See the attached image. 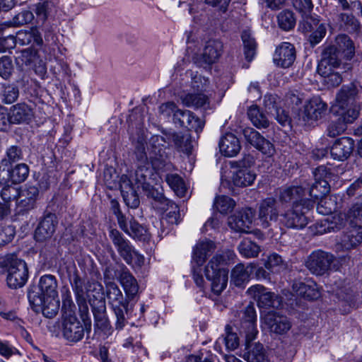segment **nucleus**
I'll return each instance as SVG.
<instances>
[{
	"label": "nucleus",
	"instance_id": "obj_51",
	"mask_svg": "<svg viewBox=\"0 0 362 362\" xmlns=\"http://www.w3.org/2000/svg\"><path fill=\"white\" fill-rule=\"evenodd\" d=\"M334 114L338 115L339 117L346 124L353 123L358 117L360 109L358 107H353L344 110L339 107L335 108V112L332 111Z\"/></svg>",
	"mask_w": 362,
	"mask_h": 362
},
{
	"label": "nucleus",
	"instance_id": "obj_59",
	"mask_svg": "<svg viewBox=\"0 0 362 362\" xmlns=\"http://www.w3.org/2000/svg\"><path fill=\"white\" fill-rule=\"evenodd\" d=\"M13 71V65L9 57L4 56L0 59V76L8 79Z\"/></svg>",
	"mask_w": 362,
	"mask_h": 362
},
{
	"label": "nucleus",
	"instance_id": "obj_64",
	"mask_svg": "<svg viewBox=\"0 0 362 362\" xmlns=\"http://www.w3.org/2000/svg\"><path fill=\"white\" fill-rule=\"evenodd\" d=\"M327 33L326 27L321 23L317 25L316 30L310 35L309 41L313 46L318 44L325 36Z\"/></svg>",
	"mask_w": 362,
	"mask_h": 362
},
{
	"label": "nucleus",
	"instance_id": "obj_54",
	"mask_svg": "<svg viewBox=\"0 0 362 362\" xmlns=\"http://www.w3.org/2000/svg\"><path fill=\"white\" fill-rule=\"evenodd\" d=\"M160 209L169 211L164 218L165 221L170 224H178L180 221V214L178 206L170 201L168 204L160 206Z\"/></svg>",
	"mask_w": 362,
	"mask_h": 362
},
{
	"label": "nucleus",
	"instance_id": "obj_20",
	"mask_svg": "<svg viewBox=\"0 0 362 362\" xmlns=\"http://www.w3.org/2000/svg\"><path fill=\"white\" fill-rule=\"evenodd\" d=\"M254 218V212L250 208L243 209L228 218L229 227L235 232L248 233Z\"/></svg>",
	"mask_w": 362,
	"mask_h": 362
},
{
	"label": "nucleus",
	"instance_id": "obj_16",
	"mask_svg": "<svg viewBox=\"0 0 362 362\" xmlns=\"http://www.w3.org/2000/svg\"><path fill=\"white\" fill-rule=\"evenodd\" d=\"M39 196L38 187L34 185H25L18 189L16 200V209L19 214H25L33 209Z\"/></svg>",
	"mask_w": 362,
	"mask_h": 362
},
{
	"label": "nucleus",
	"instance_id": "obj_26",
	"mask_svg": "<svg viewBox=\"0 0 362 362\" xmlns=\"http://www.w3.org/2000/svg\"><path fill=\"white\" fill-rule=\"evenodd\" d=\"M354 148V140L350 137L343 136L337 139L330 148V154L333 159L344 161L352 153Z\"/></svg>",
	"mask_w": 362,
	"mask_h": 362
},
{
	"label": "nucleus",
	"instance_id": "obj_46",
	"mask_svg": "<svg viewBox=\"0 0 362 362\" xmlns=\"http://www.w3.org/2000/svg\"><path fill=\"white\" fill-rule=\"evenodd\" d=\"M165 181L180 197H183L186 192V187L182 178L177 174H168L165 176Z\"/></svg>",
	"mask_w": 362,
	"mask_h": 362
},
{
	"label": "nucleus",
	"instance_id": "obj_4",
	"mask_svg": "<svg viewBox=\"0 0 362 362\" xmlns=\"http://www.w3.org/2000/svg\"><path fill=\"white\" fill-rule=\"evenodd\" d=\"M66 272L72 290L75 293L79 310L83 314H86L88 311L87 298H90L89 292L91 291V288L96 290L98 286L100 291L102 286L81 276L74 264L67 267Z\"/></svg>",
	"mask_w": 362,
	"mask_h": 362
},
{
	"label": "nucleus",
	"instance_id": "obj_12",
	"mask_svg": "<svg viewBox=\"0 0 362 362\" xmlns=\"http://www.w3.org/2000/svg\"><path fill=\"white\" fill-rule=\"evenodd\" d=\"M151 141L156 147L157 145L164 146L165 143H173L178 151L187 154L190 153L192 148L191 136L189 134L173 132L166 134L165 136L156 135L151 137Z\"/></svg>",
	"mask_w": 362,
	"mask_h": 362
},
{
	"label": "nucleus",
	"instance_id": "obj_13",
	"mask_svg": "<svg viewBox=\"0 0 362 362\" xmlns=\"http://www.w3.org/2000/svg\"><path fill=\"white\" fill-rule=\"evenodd\" d=\"M334 260L333 255L318 250L313 251L308 257L306 267L311 273L317 276L326 274L330 269Z\"/></svg>",
	"mask_w": 362,
	"mask_h": 362
},
{
	"label": "nucleus",
	"instance_id": "obj_63",
	"mask_svg": "<svg viewBox=\"0 0 362 362\" xmlns=\"http://www.w3.org/2000/svg\"><path fill=\"white\" fill-rule=\"evenodd\" d=\"M279 98L276 95L267 94L264 98V105L269 115L279 107Z\"/></svg>",
	"mask_w": 362,
	"mask_h": 362
},
{
	"label": "nucleus",
	"instance_id": "obj_43",
	"mask_svg": "<svg viewBox=\"0 0 362 362\" xmlns=\"http://www.w3.org/2000/svg\"><path fill=\"white\" fill-rule=\"evenodd\" d=\"M238 249L240 255L246 258L256 257L261 251L260 246L249 238L243 239Z\"/></svg>",
	"mask_w": 362,
	"mask_h": 362
},
{
	"label": "nucleus",
	"instance_id": "obj_47",
	"mask_svg": "<svg viewBox=\"0 0 362 362\" xmlns=\"http://www.w3.org/2000/svg\"><path fill=\"white\" fill-rule=\"evenodd\" d=\"M134 239L146 240L149 238V233L146 228L139 223L134 218L129 220V233H126Z\"/></svg>",
	"mask_w": 362,
	"mask_h": 362
},
{
	"label": "nucleus",
	"instance_id": "obj_42",
	"mask_svg": "<svg viewBox=\"0 0 362 362\" xmlns=\"http://www.w3.org/2000/svg\"><path fill=\"white\" fill-rule=\"evenodd\" d=\"M247 116L253 125L257 128H267L269 125L268 118L257 105L250 107Z\"/></svg>",
	"mask_w": 362,
	"mask_h": 362
},
{
	"label": "nucleus",
	"instance_id": "obj_9",
	"mask_svg": "<svg viewBox=\"0 0 362 362\" xmlns=\"http://www.w3.org/2000/svg\"><path fill=\"white\" fill-rule=\"evenodd\" d=\"M255 163L253 156H245L241 160L230 162L232 168L237 170L233 172V182L237 187H247L251 185L256 178V174L250 170Z\"/></svg>",
	"mask_w": 362,
	"mask_h": 362
},
{
	"label": "nucleus",
	"instance_id": "obj_55",
	"mask_svg": "<svg viewBox=\"0 0 362 362\" xmlns=\"http://www.w3.org/2000/svg\"><path fill=\"white\" fill-rule=\"evenodd\" d=\"M346 124L339 117L332 120L327 128V134L328 136L334 138L345 132Z\"/></svg>",
	"mask_w": 362,
	"mask_h": 362
},
{
	"label": "nucleus",
	"instance_id": "obj_49",
	"mask_svg": "<svg viewBox=\"0 0 362 362\" xmlns=\"http://www.w3.org/2000/svg\"><path fill=\"white\" fill-rule=\"evenodd\" d=\"M279 26L284 30L288 31L292 30L296 23V18L294 13L289 10H284L281 11L278 16Z\"/></svg>",
	"mask_w": 362,
	"mask_h": 362
},
{
	"label": "nucleus",
	"instance_id": "obj_14",
	"mask_svg": "<svg viewBox=\"0 0 362 362\" xmlns=\"http://www.w3.org/2000/svg\"><path fill=\"white\" fill-rule=\"evenodd\" d=\"M61 330L63 337L71 343L81 341L84 336V327L74 314L71 312L64 315Z\"/></svg>",
	"mask_w": 362,
	"mask_h": 362
},
{
	"label": "nucleus",
	"instance_id": "obj_19",
	"mask_svg": "<svg viewBox=\"0 0 362 362\" xmlns=\"http://www.w3.org/2000/svg\"><path fill=\"white\" fill-rule=\"evenodd\" d=\"M247 293L257 300L259 308H279L281 305V298L274 293L267 291L261 285H255L248 288Z\"/></svg>",
	"mask_w": 362,
	"mask_h": 362
},
{
	"label": "nucleus",
	"instance_id": "obj_24",
	"mask_svg": "<svg viewBox=\"0 0 362 362\" xmlns=\"http://www.w3.org/2000/svg\"><path fill=\"white\" fill-rule=\"evenodd\" d=\"M57 225L56 215L52 213L46 214L40 221L35 230V238L36 240L42 242L50 238L55 232Z\"/></svg>",
	"mask_w": 362,
	"mask_h": 362
},
{
	"label": "nucleus",
	"instance_id": "obj_6",
	"mask_svg": "<svg viewBox=\"0 0 362 362\" xmlns=\"http://www.w3.org/2000/svg\"><path fill=\"white\" fill-rule=\"evenodd\" d=\"M4 267L7 272L6 284L10 288L23 287L28 278V269L24 260L14 254H8L3 260Z\"/></svg>",
	"mask_w": 362,
	"mask_h": 362
},
{
	"label": "nucleus",
	"instance_id": "obj_31",
	"mask_svg": "<svg viewBox=\"0 0 362 362\" xmlns=\"http://www.w3.org/2000/svg\"><path fill=\"white\" fill-rule=\"evenodd\" d=\"M293 289L297 295L308 300H316L320 296V292L317 284L312 281L295 282L293 284Z\"/></svg>",
	"mask_w": 362,
	"mask_h": 362
},
{
	"label": "nucleus",
	"instance_id": "obj_35",
	"mask_svg": "<svg viewBox=\"0 0 362 362\" xmlns=\"http://www.w3.org/2000/svg\"><path fill=\"white\" fill-rule=\"evenodd\" d=\"M255 268L256 265L252 263L249 264L247 267L243 264H237L231 272V281L236 286H242L249 281L250 276Z\"/></svg>",
	"mask_w": 362,
	"mask_h": 362
},
{
	"label": "nucleus",
	"instance_id": "obj_1",
	"mask_svg": "<svg viewBox=\"0 0 362 362\" xmlns=\"http://www.w3.org/2000/svg\"><path fill=\"white\" fill-rule=\"evenodd\" d=\"M335 169L320 165L315 168L313 172L315 182L310 185L309 183H303V187L305 188V196L308 194L309 197H306L307 209L309 210L313 206V204L318 200L317 210L320 214H329L335 209V207L330 206L332 204L331 199L323 197L329 192L332 184L338 179V175L335 173Z\"/></svg>",
	"mask_w": 362,
	"mask_h": 362
},
{
	"label": "nucleus",
	"instance_id": "obj_44",
	"mask_svg": "<svg viewBox=\"0 0 362 362\" xmlns=\"http://www.w3.org/2000/svg\"><path fill=\"white\" fill-rule=\"evenodd\" d=\"M337 20L339 26L349 32H356L360 28L359 21L352 14L339 13Z\"/></svg>",
	"mask_w": 362,
	"mask_h": 362
},
{
	"label": "nucleus",
	"instance_id": "obj_34",
	"mask_svg": "<svg viewBox=\"0 0 362 362\" xmlns=\"http://www.w3.org/2000/svg\"><path fill=\"white\" fill-rule=\"evenodd\" d=\"M346 60H351L355 54V46L352 40L346 35H338L333 45Z\"/></svg>",
	"mask_w": 362,
	"mask_h": 362
},
{
	"label": "nucleus",
	"instance_id": "obj_57",
	"mask_svg": "<svg viewBox=\"0 0 362 362\" xmlns=\"http://www.w3.org/2000/svg\"><path fill=\"white\" fill-rule=\"evenodd\" d=\"M18 88L13 85L4 86L1 96L2 102L6 104H11L14 103L18 98Z\"/></svg>",
	"mask_w": 362,
	"mask_h": 362
},
{
	"label": "nucleus",
	"instance_id": "obj_50",
	"mask_svg": "<svg viewBox=\"0 0 362 362\" xmlns=\"http://www.w3.org/2000/svg\"><path fill=\"white\" fill-rule=\"evenodd\" d=\"M23 158V150L21 146L18 145H12L6 148L5 157L1 159L2 164L9 165L21 160Z\"/></svg>",
	"mask_w": 362,
	"mask_h": 362
},
{
	"label": "nucleus",
	"instance_id": "obj_30",
	"mask_svg": "<svg viewBox=\"0 0 362 362\" xmlns=\"http://www.w3.org/2000/svg\"><path fill=\"white\" fill-rule=\"evenodd\" d=\"M264 320L270 331L276 334H283L291 327L288 317L277 313H268L264 315Z\"/></svg>",
	"mask_w": 362,
	"mask_h": 362
},
{
	"label": "nucleus",
	"instance_id": "obj_60",
	"mask_svg": "<svg viewBox=\"0 0 362 362\" xmlns=\"http://www.w3.org/2000/svg\"><path fill=\"white\" fill-rule=\"evenodd\" d=\"M122 195L127 206L132 209H136L139 206L140 201L136 188L127 192L124 191V192L122 193Z\"/></svg>",
	"mask_w": 362,
	"mask_h": 362
},
{
	"label": "nucleus",
	"instance_id": "obj_36",
	"mask_svg": "<svg viewBox=\"0 0 362 362\" xmlns=\"http://www.w3.org/2000/svg\"><path fill=\"white\" fill-rule=\"evenodd\" d=\"M341 56L334 46L329 45L325 47L322 52V59L318 67L338 68L341 64Z\"/></svg>",
	"mask_w": 362,
	"mask_h": 362
},
{
	"label": "nucleus",
	"instance_id": "obj_37",
	"mask_svg": "<svg viewBox=\"0 0 362 362\" xmlns=\"http://www.w3.org/2000/svg\"><path fill=\"white\" fill-rule=\"evenodd\" d=\"M223 44L218 40H209L202 53L204 63L211 64L216 62L221 55Z\"/></svg>",
	"mask_w": 362,
	"mask_h": 362
},
{
	"label": "nucleus",
	"instance_id": "obj_48",
	"mask_svg": "<svg viewBox=\"0 0 362 362\" xmlns=\"http://www.w3.org/2000/svg\"><path fill=\"white\" fill-rule=\"evenodd\" d=\"M241 37L243 42L245 57L248 61H251L255 54L257 46L255 40L252 37L249 30L243 31Z\"/></svg>",
	"mask_w": 362,
	"mask_h": 362
},
{
	"label": "nucleus",
	"instance_id": "obj_38",
	"mask_svg": "<svg viewBox=\"0 0 362 362\" xmlns=\"http://www.w3.org/2000/svg\"><path fill=\"white\" fill-rule=\"evenodd\" d=\"M180 98L184 105L194 108L204 107L209 102L205 95L198 92L184 93Z\"/></svg>",
	"mask_w": 362,
	"mask_h": 362
},
{
	"label": "nucleus",
	"instance_id": "obj_25",
	"mask_svg": "<svg viewBox=\"0 0 362 362\" xmlns=\"http://www.w3.org/2000/svg\"><path fill=\"white\" fill-rule=\"evenodd\" d=\"M118 281L124 291L127 298L132 300L139 292V284L127 267L122 264L120 265Z\"/></svg>",
	"mask_w": 362,
	"mask_h": 362
},
{
	"label": "nucleus",
	"instance_id": "obj_21",
	"mask_svg": "<svg viewBox=\"0 0 362 362\" xmlns=\"http://www.w3.org/2000/svg\"><path fill=\"white\" fill-rule=\"evenodd\" d=\"M243 134L248 143L267 157H272L274 154L275 148L273 144L254 129H245Z\"/></svg>",
	"mask_w": 362,
	"mask_h": 362
},
{
	"label": "nucleus",
	"instance_id": "obj_7",
	"mask_svg": "<svg viewBox=\"0 0 362 362\" xmlns=\"http://www.w3.org/2000/svg\"><path fill=\"white\" fill-rule=\"evenodd\" d=\"M215 248L214 242L206 240L199 242L193 250L192 262L193 279L197 286L200 288L203 287L204 282L201 267L205 262L207 257L214 252Z\"/></svg>",
	"mask_w": 362,
	"mask_h": 362
},
{
	"label": "nucleus",
	"instance_id": "obj_8",
	"mask_svg": "<svg viewBox=\"0 0 362 362\" xmlns=\"http://www.w3.org/2000/svg\"><path fill=\"white\" fill-rule=\"evenodd\" d=\"M106 297L111 305L117 317L116 327L122 329L126 322L125 313L127 311L129 300L124 297L117 284H112L105 286Z\"/></svg>",
	"mask_w": 362,
	"mask_h": 362
},
{
	"label": "nucleus",
	"instance_id": "obj_23",
	"mask_svg": "<svg viewBox=\"0 0 362 362\" xmlns=\"http://www.w3.org/2000/svg\"><path fill=\"white\" fill-rule=\"evenodd\" d=\"M349 224V219L346 213H339L327 217L321 221L320 223H317V233H325L329 232H337Z\"/></svg>",
	"mask_w": 362,
	"mask_h": 362
},
{
	"label": "nucleus",
	"instance_id": "obj_15",
	"mask_svg": "<svg viewBox=\"0 0 362 362\" xmlns=\"http://www.w3.org/2000/svg\"><path fill=\"white\" fill-rule=\"evenodd\" d=\"M279 200L282 205L289 207L306 206L305 188L301 186H285L279 189Z\"/></svg>",
	"mask_w": 362,
	"mask_h": 362
},
{
	"label": "nucleus",
	"instance_id": "obj_53",
	"mask_svg": "<svg viewBox=\"0 0 362 362\" xmlns=\"http://www.w3.org/2000/svg\"><path fill=\"white\" fill-rule=\"evenodd\" d=\"M235 202L227 196H220L216 198L214 206L221 214H228L235 207Z\"/></svg>",
	"mask_w": 362,
	"mask_h": 362
},
{
	"label": "nucleus",
	"instance_id": "obj_22",
	"mask_svg": "<svg viewBox=\"0 0 362 362\" xmlns=\"http://www.w3.org/2000/svg\"><path fill=\"white\" fill-rule=\"evenodd\" d=\"M174 122L180 127H185L190 131L194 130L197 133L202 130L204 125V121L196 117L191 111L180 109L175 112Z\"/></svg>",
	"mask_w": 362,
	"mask_h": 362
},
{
	"label": "nucleus",
	"instance_id": "obj_41",
	"mask_svg": "<svg viewBox=\"0 0 362 362\" xmlns=\"http://www.w3.org/2000/svg\"><path fill=\"white\" fill-rule=\"evenodd\" d=\"M333 68L318 67V74L323 77V83L328 88H334L339 86L342 81L341 75L332 69Z\"/></svg>",
	"mask_w": 362,
	"mask_h": 362
},
{
	"label": "nucleus",
	"instance_id": "obj_61",
	"mask_svg": "<svg viewBox=\"0 0 362 362\" xmlns=\"http://www.w3.org/2000/svg\"><path fill=\"white\" fill-rule=\"evenodd\" d=\"M119 273L120 265L119 268L112 265L107 267L103 273L105 286L112 284H116L114 281L115 279L118 280Z\"/></svg>",
	"mask_w": 362,
	"mask_h": 362
},
{
	"label": "nucleus",
	"instance_id": "obj_2",
	"mask_svg": "<svg viewBox=\"0 0 362 362\" xmlns=\"http://www.w3.org/2000/svg\"><path fill=\"white\" fill-rule=\"evenodd\" d=\"M57 281L54 276L46 274L40 277L37 286H32L28 293L31 308L35 313H42L47 318L58 313Z\"/></svg>",
	"mask_w": 362,
	"mask_h": 362
},
{
	"label": "nucleus",
	"instance_id": "obj_29",
	"mask_svg": "<svg viewBox=\"0 0 362 362\" xmlns=\"http://www.w3.org/2000/svg\"><path fill=\"white\" fill-rule=\"evenodd\" d=\"M9 111L13 124H29L34 117L33 108L25 103L12 105Z\"/></svg>",
	"mask_w": 362,
	"mask_h": 362
},
{
	"label": "nucleus",
	"instance_id": "obj_62",
	"mask_svg": "<svg viewBox=\"0 0 362 362\" xmlns=\"http://www.w3.org/2000/svg\"><path fill=\"white\" fill-rule=\"evenodd\" d=\"M144 191L148 197L152 198L154 201L158 202L161 205L168 204L170 201L166 199L163 194L156 189L151 184L149 185L148 189H145Z\"/></svg>",
	"mask_w": 362,
	"mask_h": 362
},
{
	"label": "nucleus",
	"instance_id": "obj_11",
	"mask_svg": "<svg viewBox=\"0 0 362 362\" xmlns=\"http://www.w3.org/2000/svg\"><path fill=\"white\" fill-rule=\"evenodd\" d=\"M280 215L276 198L267 197L259 204L257 220L262 228H267L272 223H276Z\"/></svg>",
	"mask_w": 362,
	"mask_h": 362
},
{
	"label": "nucleus",
	"instance_id": "obj_45",
	"mask_svg": "<svg viewBox=\"0 0 362 362\" xmlns=\"http://www.w3.org/2000/svg\"><path fill=\"white\" fill-rule=\"evenodd\" d=\"M11 183L18 184L24 182L29 175L30 169L25 163L11 165Z\"/></svg>",
	"mask_w": 362,
	"mask_h": 362
},
{
	"label": "nucleus",
	"instance_id": "obj_40",
	"mask_svg": "<svg viewBox=\"0 0 362 362\" xmlns=\"http://www.w3.org/2000/svg\"><path fill=\"white\" fill-rule=\"evenodd\" d=\"M362 243V227L355 228L343 235L341 245L346 250L356 247Z\"/></svg>",
	"mask_w": 362,
	"mask_h": 362
},
{
	"label": "nucleus",
	"instance_id": "obj_39",
	"mask_svg": "<svg viewBox=\"0 0 362 362\" xmlns=\"http://www.w3.org/2000/svg\"><path fill=\"white\" fill-rule=\"evenodd\" d=\"M151 173V170L148 166L139 165L132 176L136 188L141 187L143 190L148 189Z\"/></svg>",
	"mask_w": 362,
	"mask_h": 362
},
{
	"label": "nucleus",
	"instance_id": "obj_33",
	"mask_svg": "<svg viewBox=\"0 0 362 362\" xmlns=\"http://www.w3.org/2000/svg\"><path fill=\"white\" fill-rule=\"evenodd\" d=\"M90 305L92 308L95 325L101 329H105L109 326V322L105 316V303L100 296V299L90 300Z\"/></svg>",
	"mask_w": 362,
	"mask_h": 362
},
{
	"label": "nucleus",
	"instance_id": "obj_56",
	"mask_svg": "<svg viewBox=\"0 0 362 362\" xmlns=\"http://www.w3.org/2000/svg\"><path fill=\"white\" fill-rule=\"evenodd\" d=\"M346 214L349 219L350 226H356L358 223H362V206L358 202L352 204Z\"/></svg>",
	"mask_w": 362,
	"mask_h": 362
},
{
	"label": "nucleus",
	"instance_id": "obj_32",
	"mask_svg": "<svg viewBox=\"0 0 362 362\" xmlns=\"http://www.w3.org/2000/svg\"><path fill=\"white\" fill-rule=\"evenodd\" d=\"M219 148L225 156L233 157L239 153L241 146L238 139L233 134L228 133L221 139Z\"/></svg>",
	"mask_w": 362,
	"mask_h": 362
},
{
	"label": "nucleus",
	"instance_id": "obj_27",
	"mask_svg": "<svg viewBox=\"0 0 362 362\" xmlns=\"http://www.w3.org/2000/svg\"><path fill=\"white\" fill-rule=\"evenodd\" d=\"M296 59L294 46L289 42H283L275 51L274 62L282 68H288Z\"/></svg>",
	"mask_w": 362,
	"mask_h": 362
},
{
	"label": "nucleus",
	"instance_id": "obj_58",
	"mask_svg": "<svg viewBox=\"0 0 362 362\" xmlns=\"http://www.w3.org/2000/svg\"><path fill=\"white\" fill-rule=\"evenodd\" d=\"M33 18V13L30 11L23 10L17 13L10 22L12 26L18 27L30 23Z\"/></svg>",
	"mask_w": 362,
	"mask_h": 362
},
{
	"label": "nucleus",
	"instance_id": "obj_52",
	"mask_svg": "<svg viewBox=\"0 0 362 362\" xmlns=\"http://www.w3.org/2000/svg\"><path fill=\"white\" fill-rule=\"evenodd\" d=\"M18 189H19L16 187L14 185L7 184L4 185V187L1 191V204H6L9 211L11 201L14 199L17 200Z\"/></svg>",
	"mask_w": 362,
	"mask_h": 362
},
{
	"label": "nucleus",
	"instance_id": "obj_10",
	"mask_svg": "<svg viewBox=\"0 0 362 362\" xmlns=\"http://www.w3.org/2000/svg\"><path fill=\"white\" fill-rule=\"evenodd\" d=\"M327 111V104L318 96L313 97L305 102L300 114V119L304 125L310 126L322 119Z\"/></svg>",
	"mask_w": 362,
	"mask_h": 362
},
{
	"label": "nucleus",
	"instance_id": "obj_18",
	"mask_svg": "<svg viewBox=\"0 0 362 362\" xmlns=\"http://www.w3.org/2000/svg\"><path fill=\"white\" fill-rule=\"evenodd\" d=\"M362 92V86L360 83L354 81L349 84L343 85L336 95L335 104L332 106V111L335 112V108H345L348 103L359 99Z\"/></svg>",
	"mask_w": 362,
	"mask_h": 362
},
{
	"label": "nucleus",
	"instance_id": "obj_28",
	"mask_svg": "<svg viewBox=\"0 0 362 362\" xmlns=\"http://www.w3.org/2000/svg\"><path fill=\"white\" fill-rule=\"evenodd\" d=\"M109 237L120 257L125 262L130 261L131 252L134 249L130 242L117 229H110Z\"/></svg>",
	"mask_w": 362,
	"mask_h": 362
},
{
	"label": "nucleus",
	"instance_id": "obj_5",
	"mask_svg": "<svg viewBox=\"0 0 362 362\" xmlns=\"http://www.w3.org/2000/svg\"><path fill=\"white\" fill-rule=\"evenodd\" d=\"M227 263L225 255L216 254L205 267V276L211 281V291L219 295L226 287L228 271L223 267Z\"/></svg>",
	"mask_w": 362,
	"mask_h": 362
},
{
	"label": "nucleus",
	"instance_id": "obj_17",
	"mask_svg": "<svg viewBox=\"0 0 362 362\" xmlns=\"http://www.w3.org/2000/svg\"><path fill=\"white\" fill-rule=\"evenodd\" d=\"M305 209L306 206L285 207L281 214L282 224L288 228H303L308 224Z\"/></svg>",
	"mask_w": 362,
	"mask_h": 362
},
{
	"label": "nucleus",
	"instance_id": "obj_3",
	"mask_svg": "<svg viewBox=\"0 0 362 362\" xmlns=\"http://www.w3.org/2000/svg\"><path fill=\"white\" fill-rule=\"evenodd\" d=\"M240 334L245 337L246 351L243 358L247 362H267L268 358L262 344H250L258 333L257 329V315L253 303H250L238 313Z\"/></svg>",
	"mask_w": 362,
	"mask_h": 362
}]
</instances>
